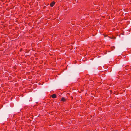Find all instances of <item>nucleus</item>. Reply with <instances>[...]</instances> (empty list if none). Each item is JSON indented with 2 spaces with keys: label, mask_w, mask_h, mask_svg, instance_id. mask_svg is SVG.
Masks as SVG:
<instances>
[{
  "label": "nucleus",
  "mask_w": 131,
  "mask_h": 131,
  "mask_svg": "<svg viewBox=\"0 0 131 131\" xmlns=\"http://www.w3.org/2000/svg\"><path fill=\"white\" fill-rule=\"evenodd\" d=\"M55 3L53 1L50 4V5L51 7H52L55 4Z\"/></svg>",
  "instance_id": "f257e3e1"
},
{
  "label": "nucleus",
  "mask_w": 131,
  "mask_h": 131,
  "mask_svg": "<svg viewBox=\"0 0 131 131\" xmlns=\"http://www.w3.org/2000/svg\"><path fill=\"white\" fill-rule=\"evenodd\" d=\"M51 96L53 98H55L57 97V96L55 94H53Z\"/></svg>",
  "instance_id": "f03ea898"
},
{
  "label": "nucleus",
  "mask_w": 131,
  "mask_h": 131,
  "mask_svg": "<svg viewBox=\"0 0 131 131\" xmlns=\"http://www.w3.org/2000/svg\"><path fill=\"white\" fill-rule=\"evenodd\" d=\"M66 99H65L64 97H63L61 99V101L63 102H65L66 101Z\"/></svg>",
  "instance_id": "7ed1b4c3"
},
{
  "label": "nucleus",
  "mask_w": 131,
  "mask_h": 131,
  "mask_svg": "<svg viewBox=\"0 0 131 131\" xmlns=\"http://www.w3.org/2000/svg\"><path fill=\"white\" fill-rule=\"evenodd\" d=\"M111 49H112V50H114V49L115 48V47L114 46H113V47H111Z\"/></svg>",
  "instance_id": "20e7f679"
},
{
  "label": "nucleus",
  "mask_w": 131,
  "mask_h": 131,
  "mask_svg": "<svg viewBox=\"0 0 131 131\" xmlns=\"http://www.w3.org/2000/svg\"><path fill=\"white\" fill-rule=\"evenodd\" d=\"M111 38L113 39H116V37H112Z\"/></svg>",
  "instance_id": "39448f33"
},
{
  "label": "nucleus",
  "mask_w": 131,
  "mask_h": 131,
  "mask_svg": "<svg viewBox=\"0 0 131 131\" xmlns=\"http://www.w3.org/2000/svg\"><path fill=\"white\" fill-rule=\"evenodd\" d=\"M71 100H72L73 99V97L72 96H71L70 97Z\"/></svg>",
  "instance_id": "423d86ee"
},
{
  "label": "nucleus",
  "mask_w": 131,
  "mask_h": 131,
  "mask_svg": "<svg viewBox=\"0 0 131 131\" xmlns=\"http://www.w3.org/2000/svg\"><path fill=\"white\" fill-rule=\"evenodd\" d=\"M46 7V6H45L44 7V8H45Z\"/></svg>",
  "instance_id": "0eeeda50"
},
{
  "label": "nucleus",
  "mask_w": 131,
  "mask_h": 131,
  "mask_svg": "<svg viewBox=\"0 0 131 131\" xmlns=\"http://www.w3.org/2000/svg\"><path fill=\"white\" fill-rule=\"evenodd\" d=\"M126 67H129V66H126Z\"/></svg>",
  "instance_id": "6e6552de"
},
{
  "label": "nucleus",
  "mask_w": 131,
  "mask_h": 131,
  "mask_svg": "<svg viewBox=\"0 0 131 131\" xmlns=\"http://www.w3.org/2000/svg\"><path fill=\"white\" fill-rule=\"evenodd\" d=\"M21 50H22V49H20V51H21Z\"/></svg>",
  "instance_id": "1a4fd4ad"
}]
</instances>
